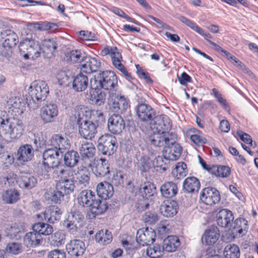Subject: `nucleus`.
Instances as JSON below:
<instances>
[{
	"mask_svg": "<svg viewBox=\"0 0 258 258\" xmlns=\"http://www.w3.org/2000/svg\"><path fill=\"white\" fill-rule=\"evenodd\" d=\"M167 136L157 135L152 139L153 145L163 147V154L168 160L175 161L180 156L182 148L175 142V135H167Z\"/></svg>",
	"mask_w": 258,
	"mask_h": 258,
	"instance_id": "obj_1",
	"label": "nucleus"
},
{
	"mask_svg": "<svg viewBox=\"0 0 258 258\" xmlns=\"http://www.w3.org/2000/svg\"><path fill=\"white\" fill-rule=\"evenodd\" d=\"M104 198L101 195H80L78 198L79 205L84 207H89L90 215L93 217L103 214L108 208L106 201L107 198H109V195H105Z\"/></svg>",
	"mask_w": 258,
	"mask_h": 258,
	"instance_id": "obj_2",
	"label": "nucleus"
},
{
	"mask_svg": "<svg viewBox=\"0 0 258 258\" xmlns=\"http://www.w3.org/2000/svg\"><path fill=\"white\" fill-rule=\"evenodd\" d=\"M24 131V124L19 119L6 118L0 121V136L7 141L19 139Z\"/></svg>",
	"mask_w": 258,
	"mask_h": 258,
	"instance_id": "obj_3",
	"label": "nucleus"
},
{
	"mask_svg": "<svg viewBox=\"0 0 258 258\" xmlns=\"http://www.w3.org/2000/svg\"><path fill=\"white\" fill-rule=\"evenodd\" d=\"M90 114L89 111L80 108L76 111L75 115L78 125L79 134L86 140H92L97 132L98 125L88 119Z\"/></svg>",
	"mask_w": 258,
	"mask_h": 258,
	"instance_id": "obj_4",
	"label": "nucleus"
},
{
	"mask_svg": "<svg viewBox=\"0 0 258 258\" xmlns=\"http://www.w3.org/2000/svg\"><path fill=\"white\" fill-rule=\"evenodd\" d=\"M90 88L109 90V94L112 91L114 92L118 90L117 77L113 72L102 71L94 77L93 82L91 81Z\"/></svg>",
	"mask_w": 258,
	"mask_h": 258,
	"instance_id": "obj_5",
	"label": "nucleus"
},
{
	"mask_svg": "<svg viewBox=\"0 0 258 258\" xmlns=\"http://www.w3.org/2000/svg\"><path fill=\"white\" fill-rule=\"evenodd\" d=\"M48 93V87L44 81L39 80L33 82L29 92L32 102L30 101L28 105L33 110L37 109L41 102L45 100Z\"/></svg>",
	"mask_w": 258,
	"mask_h": 258,
	"instance_id": "obj_6",
	"label": "nucleus"
},
{
	"mask_svg": "<svg viewBox=\"0 0 258 258\" xmlns=\"http://www.w3.org/2000/svg\"><path fill=\"white\" fill-rule=\"evenodd\" d=\"M63 153L53 148L48 147L43 153V174L48 175L49 172L57 167L60 163Z\"/></svg>",
	"mask_w": 258,
	"mask_h": 258,
	"instance_id": "obj_7",
	"label": "nucleus"
},
{
	"mask_svg": "<svg viewBox=\"0 0 258 258\" xmlns=\"http://www.w3.org/2000/svg\"><path fill=\"white\" fill-rule=\"evenodd\" d=\"M150 125L151 129L154 132H157L150 137V141L152 145H153L152 139L155 136H167V135H175L169 132L171 128V122L167 115H161L155 117Z\"/></svg>",
	"mask_w": 258,
	"mask_h": 258,
	"instance_id": "obj_8",
	"label": "nucleus"
},
{
	"mask_svg": "<svg viewBox=\"0 0 258 258\" xmlns=\"http://www.w3.org/2000/svg\"><path fill=\"white\" fill-rule=\"evenodd\" d=\"M19 49L24 58L35 59L40 56L41 48L38 42L27 39L20 43Z\"/></svg>",
	"mask_w": 258,
	"mask_h": 258,
	"instance_id": "obj_9",
	"label": "nucleus"
},
{
	"mask_svg": "<svg viewBox=\"0 0 258 258\" xmlns=\"http://www.w3.org/2000/svg\"><path fill=\"white\" fill-rule=\"evenodd\" d=\"M108 101L110 109L114 112L122 113L129 106L126 98L119 90L110 92Z\"/></svg>",
	"mask_w": 258,
	"mask_h": 258,
	"instance_id": "obj_10",
	"label": "nucleus"
},
{
	"mask_svg": "<svg viewBox=\"0 0 258 258\" xmlns=\"http://www.w3.org/2000/svg\"><path fill=\"white\" fill-rule=\"evenodd\" d=\"M100 54L102 56H106L109 54L111 57L113 65L120 71L126 78L130 79L131 78V75L121 62L122 60V56L117 47H113L110 49L104 48L101 51Z\"/></svg>",
	"mask_w": 258,
	"mask_h": 258,
	"instance_id": "obj_11",
	"label": "nucleus"
},
{
	"mask_svg": "<svg viewBox=\"0 0 258 258\" xmlns=\"http://www.w3.org/2000/svg\"><path fill=\"white\" fill-rule=\"evenodd\" d=\"M116 143V139L114 136L105 134L99 138L97 147L103 155L110 156L115 152Z\"/></svg>",
	"mask_w": 258,
	"mask_h": 258,
	"instance_id": "obj_12",
	"label": "nucleus"
},
{
	"mask_svg": "<svg viewBox=\"0 0 258 258\" xmlns=\"http://www.w3.org/2000/svg\"><path fill=\"white\" fill-rule=\"evenodd\" d=\"M48 147L61 151L62 153L69 149L70 144L68 138L61 134H54L49 140Z\"/></svg>",
	"mask_w": 258,
	"mask_h": 258,
	"instance_id": "obj_13",
	"label": "nucleus"
},
{
	"mask_svg": "<svg viewBox=\"0 0 258 258\" xmlns=\"http://www.w3.org/2000/svg\"><path fill=\"white\" fill-rule=\"evenodd\" d=\"M156 237V233L152 228H142L137 231L136 241L142 246L153 243Z\"/></svg>",
	"mask_w": 258,
	"mask_h": 258,
	"instance_id": "obj_14",
	"label": "nucleus"
},
{
	"mask_svg": "<svg viewBox=\"0 0 258 258\" xmlns=\"http://www.w3.org/2000/svg\"><path fill=\"white\" fill-rule=\"evenodd\" d=\"M107 128L111 133L119 135L125 128V122L120 115L113 114L108 119Z\"/></svg>",
	"mask_w": 258,
	"mask_h": 258,
	"instance_id": "obj_15",
	"label": "nucleus"
},
{
	"mask_svg": "<svg viewBox=\"0 0 258 258\" xmlns=\"http://www.w3.org/2000/svg\"><path fill=\"white\" fill-rule=\"evenodd\" d=\"M0 42L3 47L6 49H11L18 42V37L13 31L7 29L0 33Z\"/></svg>",
	"mask_w": 258,
	"mask_h": 258,
	"instance_id": "obj_16",
	"label": "nucleus"
},
{
	"mask_svg": "<svg viewBox=\"0 0 258 258\" xmlns=\"http://www.w3.org/2000/svg\"><path fill=\"white\" fill-rule=\"evenodd\" d=\"M233 213L227 209H222L216 214L217 224L222 228H228L234 220Z\"/></svg>",
	"mask_w": 258,
	"mask_h": 258,
	"instance_id": "obj_17",
	"label": "nucleus"
},
{
	"mask_svg": "<svg viewBox=\"0 0 258 258\" xmlns=\"http://www.w3.org/2000/svg\"><path fill=\"white\" fill-rule=\"evenodd\" d=\"M40 114L44 122H52L58 115L57 107L54 104H46L41 108Z\"/></svg>",
	"mask_w": 258,
	"mask_h": 258,
	"instance_id": "obj_18",
	"label": "nucleus"
},
{
	"mask_svg": "<svg viewBox=\"0 0 258 258\" xmlns=\"http://www.w3.org/2000/svg\"><path fill=\"white\" fill-rule=\"evenodd\" d=\"M86 247L83 241L74 239L66 245V249L68 253L72 256L78 257L84 253Z\"/></svg>",
	"mask_w": 258,
	"mask_h": 258,
	"instance_id": "obj_19",
	"label": "nucleus"
},
{
	"mask_svg": "<svg viewBox=\"0 0 258 258\" xmlns=\"http://www.w3.org/2000/svg\"><path fill=\"white\" fill-rule=\"evenodd\" d=\"M178 210V206L175 201L167 199L164 201L160 207L161 214L166 217H172L175 216Z\"/></svg>",
	"mask_w": 258,
	"mask_h": 258,
	"instance_id": "obj_20",
	"label": "nucleus"
},
{
	"mask_svg": "<svg viewBox=\"0 0 258 258\" xmlns=\"http://www.w3.org/2000/svg\"><path fill=\"white\" fill-rule=\"evenodd\" d=\"M220 236V231L218 228L212 225L206 229L202 237V241L207 245H212L215 243Z\"/></svg>",
	"mask_w": 258,
	"mask_h": 258,
	"instance_id": "obj_21",
	"label": "nucleus"
},
{
	"mask_svg": "<svg viewBox=\"0 0 258 258\" xmlns=\"http://www.w3.org/2000/svg\"><path fill=\"white\" fill-rule=\"evenodd\" d=\"M85 62L81 66V71L86 74H91L97 71L101 62L98 57H86Z\"/></svg>",
	"mask_w": 258,
	"mask_h": 258,
	"instance_id": "obj_22",
	"label": "nucleus"
},
{
	"mask_svg": "<svg viewBox=\"0 0 258 258\" xmlns=\"http://www.w3.org/2000/svg\"><path fill=\"white\" fill-rule=\"evenodd\" d=\"M138 117L143 121H148L152 119L155 115L152 107L146 104L141 103L136 108Z\"/></svg>",
	"mask_w": 258,
	"mask_h": 258,
	"instance_id": "obj_23",
	"label": "nucleus"
},
{
	"mask_svg": "<svg viewBox=\"0 0 258 258\" xmlns=\"http://www.w3.org/2000/svg\"><path fill=\"white\" fill-rule=\"evenodd\" d=\"M34 156L33 149L30 144L21 146L17 151V160L20 162L30 161Z\"/></svg>",
	"mask_w": 258,
	"mask_h": 258,
	"instance_id": "obj_24",
	"label": "nucleus"
},
{
	"mask_svg": "<svg viewBox=\"0 0 258 258\" xmlns=\"http://www.w3.org/2000/svg\"><path fill=\"white\" fill-rule=\"evenodd\" d=\"M7 104L15 116L22 115L26 110V103L20 98L11 97L7 101Z\"/></svg>",
	"mask_w": 258,
	"mask_h": 258,
	"instance_id": "obj_25",
	"label": "nucleus"
},
{
	"mask_svg": "<svg viewBox=\"0 0 258 258\" xmlns=\"http://www.w3.org/2000/svg\"><path fill=\"white\" fill-rule=\"evenodd\" d=\"M61 214V210L55 206L48 207L43 213L44 220L50 223H54L55 221H59Z\"/></svg>",
	"mask_w": 258,
	"mask_h": 258,
	"instance_id": "obj_26",
	"label": "nucleus"
},
{
	"mask_svg": "<svg viewBox=\"0 0 258 258\" xmlns=\"http://www.w3.org/2000/svg\"><path fill=\"white\" fill-rule=\"evenodd\" d=\"M88 86V77L87 76L83 74L82 72L74 77L72 82V88L75 91L82 92L85 90Z\"/></svg>",
	"mask_w": 258,
	"mask_h": 258,
	"instance_id": "obj_27",
	"label": "nucleus"
},
{
	"mask_svg": "<svg viewBox=\"0 0 258 258\" xmlns=\"http://www.w3.org/2000/svg\"><path fill=\"white\" fill-rule=\"evenodd\" d=\"M42 47L44 57L50 58L54 55V53L57 47V44L53 38L45 39L42 41Z\"/></svg>",
	"mask_w": 258,
	"mask_h": 258,
	"instance_id": "obj_28",
	"label": "nucleus"
},
{
	"mask_svg": "<svg viewBox=\"0 0 258 258\" xmlns=\"http://www.w3.org/2000/svg\"><path fill=\"white\" fill-rule=\"evenodd\" d=\"M42 242V237L35 230L28 232L24 237V243L28 247H36Z\"/></svg>",
	"mask_w": 258,
	"mask_h": 258,
	"instance_id": "obj_29",
	"label": "nucleus"
},
{
	"mask_svg": "<svg viewBox=\"0 0 258 258\" xmlns=\"http://www.w3.org/2000/svg\"><path fill=\"white\" fill-rule=\"evenodd\" d=\"M178 19L191 29L204 36L207 40H209L208 38H212V35L209 33L205 32L196 23L190 19L183 16H179Z\"/></svg>",
	"mask_w": 258,
	"mask_h": 258,
	"instance_id": "obj_30",
	"label": "nucleus"
},
{
	"mask_svg": "<svg viewBox=\"0 0 258 258\" xmlns=\"http://www.w3.org/2000/svg\"><path fill=\"white\" fill-rule=\"evenodd\" d=\"M94 174L96 176H104L110 172L109 164L108 160L104 158H101L97 161L95 166L92 169Z\"/></svg>",
	"mask_w": 258,
	"mask_h": 258,
	"instance_id": "obj_31",
	"label": "nucleus"
},
{
	"mask_svg": "<svg viewBox=\"0 0 258 258\" xmlns=\"http://www.w3.org/2000/svg\"><path fill=\"white\" fill-rule=\"evenodd\" d=\"M180 242L178 238L176 236H168L163 240L162 248L164 251L172 252L175 251L180 246Z\"/></svg>",
	"mask_w": 258,
	"mask_h": 258,
	"instance_id": "obj_32",
	"label": "nucleus"
},
{
	"mask_svg": "<svg viewBox=\"0 0 258 258\" xmlns=\"http://www.w3.org/2000/svg\"><path fill=\"white\" fill-rule=\"evenodd\" d=\"M228 228L233 234H243V232H246L248 229V222L244 218H237L233 221Z\"/></svg>",
	"mask_w": 258,
	"mask_h": 258,
	"instance_id": "obj_33",
	"label": "nucleus"
},
{
	"mask_svg": "<svg viewBox=\"0 0 258 258\" xmlns=\"http://www.w3.org/2000/svg\"><path fill=\"white\" fill-rule=\"evenodd\" d=\"M183 187L186 192H196L200 189V182L195 177H188L184 180Z\"/></svg>",
	"mask_w": 258,
	"mask_h": 258,
	"instance_id": "obj_34",
	"label": "nucleus"
},
{
	"mask_svg": "<svg viewBox=\"0 0 258 258\" xmlns=\"http://www.w3.org/2000/svg\"><path fill=\"white\" fill-rule=\"evenodd\" d=\"M79 151L83 159H89L93 157L96 149L92 143L86 142L81 145Z\"/></svg>",
	"mask_w": 258,
	"mask_h": 258,
	"instance_id": "obj_35",
	"label": "nucleus"
},
{
	"mask_svg": "<svg viewBox=\"0 0 258 258\" xmlns=\"http://www.w3.org/2000/svg\"><path fill=\"white\" fill-rule=\"evenodd\" d=\"M186 164L182 162L177 163L172 169L171 174L175 179H180L184 177L187 174Z\"/></svg>",
	"mask_w": 258,
	"mask_h": 258,
	"instance_id": "obj_36",
	"label": "nucleus"
},
{
	"mask_svg": "<svg viewBox=\"0 0 258 258\" xmlns=\"http://www.w3.org/2000/svg\"><path fill=\"white\" fill-rule=\"evenodd\" d=\"M209 173L217 177H227L230 174V169L224 165H212Z\"/></svg>",
	"mask_w": 258,
	"mask_h": 258,
	"instance_id": "obj_37",
	"label": "nucleus"
},
{
	"mask_svg": "<svg viewBox=\"0 0 258 258\" xmlns=\"http://www.w3.org/2000/svg\"><path fill=\"white\" fill-rule=\"evenodd\" d=\"M88 98L92 100L96 105L100 106L105 99V94L101 89L95 90L90 88V95Z\"/></svg>",
	"mask_w": 258,
	"mask_h": 258,
	"instance_id": "obj_38",
	"label": "nucleus"
},
{
	"mask_svg": "<svg viewBox=\"0 0 258 258\" xmlns=\"http://www.w3.org/2000/svg\"><path fill=\"white\" fill-rule=\"evenodd\" d=\"M112 239V236L111 232L108 230L102 229L99 230L95 235L96 241L98 243L103 245L109 244L111 241Z\"/></svg>",
	"mask_w": 258,
	"mask_h": 258,
	"instance_id": "obj_39",
	"label": "nucleus"
},
{
	"mask_svg": "<svg viewBox=\"0 0 258 258\" xmlns=\"http://www.w3.org/2000/svg\"><path fill=\"white\" fill-rule=\"evenodd\" d=\"M67 61L73 63L81 62L84 60L85 53L81 50H72L66 55Z\"/></svg>",
	"mask_w": 258,
	"mask_h": 258,
	"instance_id": "obj_40",
	"label": "nucleus"
},
{
	"mask_svg": "<svg viewBox=\"0 0 258 258\" xmlns=\"http://www.w3.org/2000/svg\"><path fill=\"white\" fill-rule=\"evenodd\" d=\"M32 230L36 231L38 233L43 235H49L53 232L52 227L47 224L42 222H38L34 224L32 227Z\"/></svg>",
	"mask_w": 258,
	"mask_h": 258,
	"instance_id": "obj_41",
	"label": "nucleus"
},
{
	"mask_svg": "<svg viewBox=\"0 0 258 258\" xmlns=\"http://www.w3.org/2000/svg\"><path fill=\"white\" fill-rule=\"evenodd\" d=\"M75 185L72 180L69 179L56 184L57 194H70L73 191Z\"/></svg>",
	"mask_w": 258,
	"mask_h": 258,
	"instance_id": "obj_42",
	"label": "nucleus"
},
{
	"mask_svg": "<svg viewBox=\"0 0 258 258\" xmlns=\"http://www.w3.org/2000/svg\"><path fill=\"white\" fill-rule=\"evenodd\" d=\"M66 235L62 231H58L49 237L50 244L54 246H59L65 242Z\"/></svg>",
	"mask_w": 258,
	"mask_h": 258,
	"instance_id": "obj_43",
	"label": "nucleus"
},
{
	"mask_svg": "<svg viewBox=\"0 0 258 258\" xmlns=\"http://www.w3.org/2000/svg\"><path fill=\"white\" fill-rule=\"evenodd\" d=\"M79 159L78 153L75 151L67 152L64 155V164L68 167H74L78 163Z\"/></svg>",
	"mask_w": 258,
	"mask_h": 258,
	"instance_id": "obj_44",
	"label": "nucleus"
},
{
	"mask_svg": "<svg viewBox=\"0 0 258 258\" xmlns=\"http://www.w3.org/2000/svg\"><path fill=\"white\" fill-rule=\"evenodd\" d=\"M224 254L225 258H239V248L234 244H228L224 249Z\"/></svg>",
	"mask_w": 258,
	"mask_h": 258,
	"instance_id": "obj_45",
	"label": "nucleus"
},
{
	"mask_svg": "<svg viewBox=\"0 0 258 258\" xmlns=\"http://www.w3.org/2000/svg\"><path fill=\"white\" fill-rule=\"evenodd\" d=\"M154 195H140L137 208L145 210L149 207L150 204L152 203L154 199Z\"/></svg>",
	"mask_w": 258,
	"mask_h": 258,
	"instance_id": "obj_46",
	"label": "nucleus"
},
{
	"mask_svg": "<svg viewBox=\"0 0 258 258\" xmlns=\"http://www.w3.org/2000/svg\"><path fill=\"white\" fill-rule=\"evenodd\" d=\"M163 252L162 247L158 244L149 246L146 249V253L150 258H161Z\"/></svg>",
	"mask_w": 258,
	"mask_h": 258,
	"instance_id": "obj_47",
	"label": "nucleus"
},
{
	"mask_svg": "<svg viewBox=\"0 0 258 258\" xmlns=\"http://www.w3.org/2000/svg\"><path fill=\"white\" fill-rule=\"evenodd\" d=\"M96 190L97 194H112L114 191L112 184L106 181L99 183Z\"/></svg>",
	"mask_w": 258,
	"mask_h": 258,
	"instance_id": "obj_48",
	"label": "nucleus"
},
{
	"mask_svg": "<svg viewBox=\"0 0 258 258\" xmlns=\"http://www.w3.org/2000/svg\"><path fill=\"white\" fill-rule=\"evenodd\" d=\"M160 190L161 194H177L178 187L174 182L167 181L161 186Z\"/></svg>",
	"mask_w": 258,
	"mask_h": 258,
	"instance_id": "obj_49",
	"label": "nucleus"
},
{
	"mask_svg": "<svg viewBox=\"0 0 258 258\" xmlns=\"http://www.w3.org/2000/svg\"><path fill=\"white\" fill-rule=\"evenodd\" d=\"M139 164L140 170L144 172L148 171L154 166L153 161L146 155L142 156Z\"/></svg>",
	"mask_w": 258,
	"mask_h": 258,
	"instance_id": "obj_50",
	"label": "nucleus"
},
{
	"mask_svg": "<svg viewBox=\"0 0 258 258\" xmlns=\"http://www.w3.org/2000/svg\"><path fill=\"white\" fill-rule=\"evenodd\" d=\"M169 160L165 157L164 154H163V156H158L153 161L154 163L153 167L159 168V169L165 171L168 168Z\"/></svg>",
	"mask_w": 258,
	"mask_h": 258,
	"instance_id": "obj_51",
	"label": "nucleus"
},
{
	"mask_svg": "<svg viewBox=\"0 0 258 258\" xmlns=\"http://www.w3.org/2000/svg\"><path fill=\"white\" fill-rule=\"evenodd\" d=\"M139 189L140 194H156L157 189L155 185L150 181L145 182L142 184Z\"/></svg>",
	"mask_w": 258,
	"mask_h": 258,
	"instance_id": "obj_52",
	"label": "nucleus"
},
{
	"mask_svg": "<svg viewBox=\"0 0 258 258\" xmlns=\"http://www.w3.org/2000/svg\"><path fill=\"white\" fill-rule=\"evenodd\" d=\"M220 195H200V200L207 205L211 206L220 200Z\"/></svg>",
	"mask_w": 258,
	"mask_h": 258,
	"instance_id": "obj_53",
	"label": "nucleus"
},
{
	"mask_svg": "<svg viewBox=\"0 0 258 258\" xmlns=\"http://www.w3.org/2000/svg\"><path fill=\"white\" fill-rule=\"evenodd\" d=\"M46 137L44 136L41 132H38L34 134L33 143L35 145L36 149L38 148H42L46 144Z\"/></svg>",
	"mask_w": 258,
	"mask_h": 258,
	"instance_id": "obj_54",
	"label": "nucleus"
},
{
	"mask_svg": "<svg viewBox=\"0 0 258 258\" xmlns=\"http://www.w3.org/2000/svg\"><path fill=\"white\" fill-rule=\"evenodd\" d=\"M123 174L120 170H115L112 171L110 181L115 186H119L123 183Z\"/></svg>",
	"mask_w": 258,
	"mask_h": 258,
	"instance_id": "obj_55",
	"label": "nucleus"
},
{
	"mask_svg": "<svg viewBox=\"0 0 258 258\" xmlns=\"http://www.w3.org/2000/svg\"><path fill=\"white\" fill-rule=\"evenodd\" d=\"M3 151V147L0 144V161L5 165L6 167L8 166L13 163L14 158L13 155L8 153H3L1 154Z\"/></svg>",
	"mask_w": 258,
	"mask_h": 258,
	"instance_id": "obj_56",
	"label": "nucleus"
},
{
	"mask_svg": "<svg viewBox=\"0 0 258 258\" xmlns=\"http://www.w3.org/2000/svg\"><path fill=\"white\" fill-rule=\"evenodd\" d=\"M37 183V179L33 176L25 177L20 183V186L27 189L33 187Z\"/></svg>",
	"mask_w": 258,
	"mask_h": 258,
	"instance_id": "obj_57",
	"label": "nucleus"
},
{
	"mask_svg": "<svg viewBox=\"0 0 258 258\" xmlns=\"http://www.w3.org/2000/svg\"><path fill=\"white\" fill-rule=\"evenodd\" d=\"M143 220L147 224H153L158 220V216L155 212L148 211L143 216Z\"/></svg>",
	"mask_w": 258,
	"mask_h": 258,
	"instance_id": "obj_58",
	"label": "nucleus"
},
{
	"mask_svg": "<svg viewBox=\"0 0 258 258\" xmlns=\"http://www.w3.org/2000/svg\"><path fill=\"white\" fill-rule=\"evenodd\" d=\"M7 233L11 238H18L19 235L22 231V228L19 227L17 224L15 223L9 228H7Z\"/></svg>",
	"mask_w": 258,
	"mask_h": 258,
	"instance_id": "obj_59",
	"label": "nucleus"
},
{
	"mask_svg": "<svg viewBox=\"0 0 258 258\" xmlns=\"http://www.w3.org/2000/svg\"><path fill=\"white\" fill-rule=\"evenodd\" d=\"M78 174L77 178L79 183L84 184L85 185L89 183L90 179L89 173L87 170L86 167H83L82 171H80Z\"/></svg>",
	"mask_w": 258,
	"mask_h": 258,
	"instance_id": "obj_60",
	"label": "nucleus"
},
{
	"mask_svg": "<svg viewBox=\"0 0 258 258\" xmlns=\"http://www.w3.org/2000/svg\"><path fill=\"white\" fill-rule=\"evenodd\" d=\"M57 79L59 84L61 86H67L71 82V78L64 72L58 73Z\"/></svg>",
	"mask_w": 258,
	"mask_h": 258,
	"instance_id": "obj_61",
	"label": "nucleus"
},
{
	"mask_svg": "<svg viewBox=\"0 0 258 258\" xmlns=\"http://www.w3.org/2000/svg\"><path fill=\"white\" fill-rule=\"evenodd\" d=\"M68 218L70 219L71 222H76L81 225L83 222L84 216L79 212L71 211L68 214Z\"/></svg>",
	"mask_w": 258,
	"mask_h": 258,
	"instance_id": "obj_62",
	"label": "nucleus"
},
{
	"mask_svg": "<svg viewBox=\"0 0 258 258\" xmlns=\"http://www.w3.org/2000/svg\"><path fill=\"white\" fill-rule=\"evenodd\" d=\"M137 68V74L139 77L145 79L148 83H152L153 80L151 79L149 74L144 71L139 64L136 66Z\"/></svg>",
	"mask_w": 258,
	"mask_h": 258,
	"instance_id": "obj_63",
	"label": "nucleus"
},
{
	"mask_svg": "<svg viewBox=\"0 0 258 258\" xmlns=\"http://www.w3.org/2000/svg\"><path fill=\"white\" fill-rule=\"evenodd\" d=\"M170 226L167 221H161L158 226V231L161 235L166 234L169 232Z\"/></svg>",
	"mask_w": 258,
	"mask_h": 258,
	"instance_id": "obj_64",
	"label": "nucleus"
}]
</instances>
